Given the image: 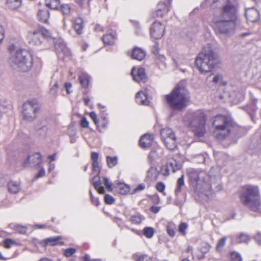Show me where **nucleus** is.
Returning <instances> with one entry per match:
<instances>
[{"instance_id":"f257e3e1","label":"nucleus","mask_w":261,"mask_h":261,"mask_svg":"<svg viewBox=\"0 0 261 261\" xmlns=\"http://www.w3.org/2000/svg\"><path fill=\"white\" fill-rule=\"evenodd\" d=\"M219 62L218 53L207 44L197 56L195 64L201 73H206L212 71Z\"/></svg>"},{"instance_id":"f03ea898","label":"nucleus","mask_w":261,"mask_h":261,"mask_svg":"<svg viewBox=\"0 0 261 261\" xmlns=\"http://www.w3.org/2000/svg\"><path fill=\"white\" fill-rule=\"evenodd\" d=\"M165 99L171 109L181 111L187 106L190 96L184 83H179L169 94L165 95Z\"/></svg>"},{"instance_id":"7ed1b4c3","label":"nucleus","mask_w":261,"mask_h":261,"mask_svg":"<svg viewBox=\"0 0 261 261\" xmlns=\"http://www.w3.org/2000/svg\"><path fill=\"white\" fill-rule=\"evenodd\" d=\"M240 199L243 204L251 211L260 213L261 198L258 188L251 185L245 186L240 194Z\"/></svg>"},{"instance_id":"20e7f679","label":"nucleus","mask_w":261,"mask_h":261,"mask_svg":"<svg viewBox=\"0 0 261 261\" xmlns=\"http://www.w3.org/2000/svg\"><path fill=\"white\" fill-rule=\"evenodd\" d=\"M234 121L228 116L217 115L212 118V125L214 127V137L218 141H223L228 138Z\"/></svg>"},{"instance_id":"39448f33","label":"nucleus","mask_w":261,"mask_h":261,"mask_svg":"<svg viewBox=\"0 0 261 261\" xmlns=\"http://www.w3.org/2000/svg\"><path fill=\"white\" fill-rule=\"evenodd\" d=\"M206 115L201 110L189 112L186 117L189 127L191 128L195 136L203 137L206 133Z\"/></svg>"},{"instance_id":"423d86ee","label":"nucleus","mask_w":261,"mask_h":261,"mask_svg":"<svg viewBox=\"0 0 261 261\" xmlns=\"http://www.w3.org/2000/svg\"><path fill=\"white\" fill-rule=\"evenodd\" d=\"M10 64L14 68H18L22 72L28 71L33 66V56L28 50L19 49L10 59Z\"/></svg>"},{"instance_id":"0eeeda50","label":"nucleus","mask_w":261,"mask_h":261,"mask_svg":"<svg viewBox=\"0 0 261 261\" xmlns=\"http://www.w3.org/2000/svg\"><path fill=\"white\" fill-rule=\"evenodd\" d=\"M215 30L220 34L229 35L233 34L236 28V22L215 17L214 18Z\"/></svg>"},{"instance_id":"6e6552de","label":"nucleus","mask_w":261,"mask_h":261,"mask_svg":"<svg viewBox=\"0 0 261 261\" xmlns=\"http://www.w3.org/2000/svg\"><path fill=\"white\" fill-rule=\"evenodd\" d=\"M39 107L36 99L28 100L22 105L23 119L28 121H33L36 117V113L39 111Z\"/></svg>"},{"instance_id":"1a4fd4ad","label":"nucleus","mask_w":261,"mask_h":261,"mask_svg":"<svg viewBox=\"0 0 261 261\" xmlns=\"http://www.w3.org/2000/svg\"><path fill=\"white\" fill-rule=\"evenodd\" d=\"M226 4L222 6L221 14L219 18L235 22L237 19L236 9L230 0H226Z\"/></svg>"},{"instance_id":"9d476101","label":"nucleus","mask_w":261,"mask_h":261,"mask_svg":"<svg viewBox=\"0 0 261 261\" xmlns=\"http://www.w3.org/2000/svg\"><path fill=\"white\" fill-rule=\"evenodd\" d=\"M165 27L160 21H155L150 26V35L155 39H160L164 35Z\"/></svg>"},{"instance_id":"9b49d317","label":"nucleus","mask_w":261,"mask_h":261,"mask_svg":"<svg viewBox=\"0 0 261 261\" xmlns=\"http://www.w3.org/2000/svg\"><path fill=\"white\" fill-rule=\"evenodd\" d=\"M55 47L57 54L60 60H64L67 57H69L71 55V51L66 44L62 41H58L55 43Z\"/></svg>"},{"instance_id":"f8f14e48","label":"nucleus","mask_w":261,"mask_h":261,"mask_svg":"<svg viewBox=\"0 0 261 261\" xmlns=\"http://www.w3.org/2000/svg\"><path fill=\"white\" fill-rule=\"evenodd\" d=\"M190 185L196 193H199L201 191V186L198 184L199 180V174L197 171L194 169H190L188 172Z\"/></svg>"},{"instance_id":"ddd939ff","label":"nucleus","mask_w":261,"mask_h":261,"mask_svg":"<svg viewBox=\"0 0 261 261\" xmlns=\"http://www.w3.org/2000/svg\"><path fill=\"white\" fill-rule=\"evenodd\" d=\"M131 75L133 80L138 83H146L148 78L146 74L145 69L143 67H140L136 70L135 67H133L131 70Z\"/></svg>"},{"instance_id":"4468645a","label":"nucleus","mask_w":261,"mask_h":261,"mask_svg":"<svg viewBox=\"0 0 261 261\" xmlns=\"http://www.w3.org/2000/svg\"><path fill=\"white\" fill-rule=\"evenodd\" d=\"M231 129V133L229 134L228 138L231 139V143H236L238 139L245 135V130L243 128L239 126L235 122H234L233 126Z\"/></svg>"},{"instance_id":"2eb2a0df","label":"nucleus","mask_w":261,"mask_h":261,"mask_svg":"<svg viewBox=\"0 0 261 261\" xmlns=\"http://www.w3.org/2000/svg\"><path fill=\"white\" fill-rule=\"evenodd\" d=\"M42 162V155L39 152H36L32 155H29L23 162V165L31 164L34 167H39Z\"/></svg>"},{"instance_id":"dca6fc26","label":"nucleus","mask_w":261,"mask_h":261,"mask_svg":"<svg viewBox=\"0 0 261 261\" xmlns=\"http://www.w3.org/2000/svg\"><path fill=\"white\" fill-rule=\"evenodd\" d=\"M29 43L35 45H39L43 41L42 36L40 35L38 30L33 32H30L29 34Z\"/></svg>"},{"instance_id":"f3484780","label":"nucleus","mask_w":261,"mask_h":261,"mask_svg":"<svg viewBox=\"0 0 261 261\" xmlns=\"http://www.w3.org/2000/svg\"><path fill=\"white\" fill-rule=\"evenodd\" d=\"M245 14L247 20L251 22H256L259 18V12L254 8L246 10Z\"/></svg>"},{"instance_id":"a211bd4d","label":"nucleus","mask_w":261,"mask_h":261,"mask_svg":"<svg viewBox=\"0 0 261 261\" xmlns=\"http://www.w3.org/2000/svg\"><path fill=\"white\" fill-rule=\"evenodd\" d=\"M130 56L133 59L142 61L146 56V52L142 48L135 46L132 49Z\"/></svg>"},{"instance_id":"6ab92c4d","label":"nucleus","mask_w":261,"mask_h":261,"mask_svg":"<svg viewBox=\"0 0 261 261\" xmlns=\"http://www.w3.org/2000/svg\"><path fill=\"white\" fill-rule=\"evenodd\" d=\"M257 102V100L256 99H252L251 102L246 106L244 108L252 119L254 117L256 112L258 109L256 106Z\"/></svg>"},{"instance_id":"aec40b11","label":"nucleus","mask_w":261,"mask_h":261,"mask_svg":"<svg viewBox=\"0 0 261 261\" xmlns=\"http://www.w3.org/2000/svg\"><path fill=\"white\" fill-rule=\"evenodd\" d=\"M49 16V11L46 9H39L38 11L37 18L39 21L42 23H48Z\"/></svg>"},{"instance_id":"412c9836","label":"nucleus","mask_w":261,"mask_h":261,"mask_svg":"<svg viewBox=\"0 0 261 261\" xmlns=\"http://www.w3.org/2000/svg\"><path fill=\"white\" fill-rule=\"evenodd\" d=\"M153 138L151 135L148 134L143 135L139 140V145L143 148H147L152 145Z\"/></svg>"},{"instance_id":"4be33fe9","label":"nucleus","mask_w":261,"mask_h":261,"mask_svg":"<svg viewBox=\"0 0 261 261\" xmlns=\"http://www.w3.org/2000/svg\"><path fill=\"white\" fill-rule=\"evenodd\" d=\"M62 239V237L61 236H54L51 237H49L46 239H44L42 242L44 243V245H50V246H56L58 244H63V242H60V241Z\"/></svg>"},{"instance_id":"5701e85b","label":"nucleus","mask_w":261,"mask_h":261,"mask_svg":"<svg viewBox=\"0 0 261 261\" xmlns=\"http://www.w3.org/2000/svg\"><path fill=\"white\" fill-rule=\"evenodd\" d=\"M114 188L118 193L121 195H126L130 191V187L129 186L121 182H118L115 185Z\"/></svg>"},{"instance_id":"b1692460","label":"nucleus","mask_w":261,"mask_h":261,"mask_svg":"<svg viewBox=\"0 0 261 261\" xmlns=\"http://www.w3.org/2000/svg\"><path fill=\"white\" fill-rule=\"evenodd\" d=\"M135 98L136 102L140 105L148 106L149 103L147 95L142 91L137 92Z\"/></svg>"},{"instance_id":"393cba45","label":"nucleus","mask_w":261,"mask_h":261,"mask_svg":"<svg viewBox=\"0 0 261 261\" xmlns=\"http://www.w3.org/2000/svg\"><path fill=\"white\" fill-rule=\"evenodd\" d=\"M163 141L169 150H173L177 147V139L176 137L171 138L166 137Z\"/></svg>"},{"instance_id":"a878e982","label":"nucleus","mask_w":261,"mask_h":261,"mask_svg":"<svg viewBox=\"0 0 261 261\" xmlns=\"http://www.w3.org/2000/svg\"><path fill=\"white\" fill-rule=\"evenodd\" d=\"M74 30L77 34L81 35L83 33V29L84 27L83 20L81 17L75 18L73 23Z\"/></svg>"},{"instance_id":"bb28decb","label":"nucleus","mask_w":261,"mask_h":261,"mask_svg":"<svg viewBox=\"0 0 261 261\" xmlns=\"http://www.w3.org/2000/svg\"><path fill=\"white\" fill-rule=\"evenodd\" d=\"M7 187L9 192L12 194H16L20 190L19 184L13 180L8 182Z\"/></svg>"},{"instance_id":"cd10ccee","label":"nucleus","mask_w":261,"mask_h":261,"mask_svg":"<svg viewBox=\"0 0 261 261\" xmlns=\"http://www.w3.org/2000/svg\"><path fill=\"white\" fill-rule=\"evenodd\" d=\"M90 77V76L85 73H82L79 76L80 83L83 88L87 89L89 84Z\"/></svg>"},{"instance_id":"c85d7f7f","label":"nucleus","mask_w":261,"mask_h":261,"mask_svg":"<svg viewBox=\"0 0 261 261\" xmlns=\"http://www.w3.org/2000/svg\"><path fill=\"white\" fill-rule=\"evenodd\" d=\"M168 165L169 168L171 169L173 172H175L179 170L181 168V165L178 163L177 161L173 159H172L168 161Z\"/></svg>"},{"instance_id":"c756f323","label":"nucleus","mask_w":261,"mask_h":261,"mask_svg":"<svg viewBox=\"0 0 261 261\" xmlns=\"http://www.w3.org/2000/svg\"><path fill=\"white\" fill-rule=\"evenodd\" d=\"M159 174L156 167L151 166L147 171L146 178L149 179L156 178Z\"/></svg>"},{"instance_id":"7c9ffc66","label":"nucleus","mask_w":261,"mask_h":261,"mask_svg":"<svg viewBox=\"0 0 261 261\" xmlns=\"http://www.w3.org/2000/svg\"><path fill=\"white\" fill-rule=\"evenodd\" d=\"M160 134L162 140L164 139L166 137L171 138L176 137L173 130L169 128L162 129L160 131Z\"/></svg>"},{"instance_id":"2f4dec72","label":"nucleus","mask_w":261,"mask_h":261,"mask_svg":"<svg viewBox=\"0 0 261 261\" xmlns=\"http://www.w3.org/2000/svg\"><path fill=\"white\" fill-rule=\"evenodd\" d=\"M40 123H38L36 126V132L38 135L42 136V137H45L46 135L48 127L45 125H41Z\"/></svg>"},{"instance_id":"473e14b6","label":"nucleus","mask_w":261,"mask_h":261,"mask_svg":"<svg viewBox=\"0 0 261 261\" xmlns=\"http://www.w3.org/2000/svg\"><path fill=\"white\" fill-rule=\"evenodd\" d=\"M7 4L10 8L15 10L21 5V0H7Z\"/></svg>"},{"instance_id":"72a5a7b5","label":"nucleus","mask_w":261,"mask_h":261,"mask_svg":"<svg viewBox=\"0 0 261 261\" xmlns=\"http://www.w3.org/2000/svg\"><path fill=\"white\" fill-rule=\"evenodd\" d=\"M171 5L170 3L168 2H159L157 6V9H159L160 8H162V11L166 13H168V12L170 11Z\"/></svg>"},{"instance_id":"f704fd0d","label":"nucleus","mask_w":261,"mask_h":261,"mask_svg":"<svg viewBox=\"0 0 261 261\" xmlns=\"http://www.w3.org/2000/svg\"><path fill=\"white\" fill-rule=\"evenodd\" d=\"M59 9L64 15H69L71 11V7L68 4H61L59 5Z\"/></svg>"},{"instance_id":"c9c22d12","label":"nucleus","mask_w":261,"mask_h":261,"mask_svg":"<svg viewBox=\"0 0 261 261\" xmlns=\"http://www.w3.org/2000/svg\"><path fill=\"white\" fill-rule=\"evenodd\" d=\"M107 162L108 167L112 168L117 164L118 158L116 156L111 157L108 155L107 156Z\"/></svg>"},{"instance_id":"e433bc0d","label":"nucleus","mask_w":261,"mask_h":261,"mask_svg":"<svg viewBox=\"0 0 261 261\" xmlns=\"http://www.w3.org/2000/svg\"><path fill=\"white\" fill-rule=\"evenodd\" d=\"M175 226L173 223H168L166 226V231L168 234L173 238L175 235Z\"/></svg>"},{"instance_id":"4c0bfd02","label":"nucleus","mask_w":261,"mask_h":261,"mask_svg":"<svg viewBox=\"0 0 261 261\" xmlns=\"http://www.w3.org/2000/svg\"><path fill=\"white\" fill-rule=\"evenodd\" d=\"M154 233V229L151 227H145L143 229V234L147 238H151Z\"/></svg>"},{"instance_id":"58836bf2","label":"nucleus","mask_w":261,"mask_h":261,"mask_svg":"<svg viewBox=\"0 0 261 261\" xmlns=\"http://www.w3.org/2000/svg\"><path fill=\"white\" fill-rule=\"evenodd\" d=\"M38 31L39 32L40 35L42 36L43 39H48L51 38V33L45 28L41 27L39 30H38Z\"/></svg>"},{"instance_id":"ea45409f","label":"nucleus","mask_w":261,"mask_h":261,"mask_svg":"<svg viewBox=\"0 0 261 261\" xmlns=\"http://www.w3.org/2000/svg\"><path fill=\"white\" fill-rule=\"evenodd\" d=\"M185 185L184 175H182L178 179L177 181V186L175 190V193L177 195L178 193L180 192L181 190V187Z\"/></svg>"},{"instance_id":"a19ab883","label":"nucleus","mask_w":261,"mask_h":261,"mask_svg":"<svg viewBox=\"0 0 261 261\" xmlns=\"http://www.w3.org/2000/svg\"><path fill=\"white\" fill-rule=\"evenodd\" d=\"M211 247V245L208 243L202 242L200 244L199 250L203 254H204L209 251Z\"/></svg>"},{"instance_id":"79ce46f5","label":"nucleus","mask_w":261,"mask_h":261,"mask_svg":"<svg viewBox=\"0 0 261 261\" xmlns=\"http://www.w3.org/2000/svg\"><path fill=\"white\" fill-rule=\"evenodd\" d=\"M91 182L95 189H97L98 187L101 186V181L99 175H95L91 179Z\"/></svg>"},{"instance_id":"37998d69","label":"nucleus","mask_w":261,"mask_h":261,"mask_svg":"<svg viewBox=\"0 0 261 261\" xmlns=\"http://www.w3.org/2000/svg\"><path fill=\"white\" fill-rule=\"evenodd\" d=\"M249 240V237L243 233H241L240 236L237 238V242L238 243H247Z\"/></svg>"},{"instance_id":"c03bdc74","label":"nucleus","mask_w":261,"mask_h":261,"mask_svg":"<svg viewBox=\"0 0 261 261\" xmlns=\"http://www.w3.org/2000/svg\"><path fill=\"white\" fill-rule=\"evenodd\" d=\"M230 261H242L241 254L237 251H232L230 253Z\"/></svg>"},{"instance_id":"a18cd8bd","label":"nucleus","mask_w":261,"mask_h":261,"mask_svg":"<svg viewBox=\"0 0 261 261\" xmlns=\"http://www.w3.org/2000/svg\"><path fill=\"white\" fill-rule=\"evenodd\" d=\"M102 40L105 44L112 45L115 43V41L112 38V36H110L108 34L104 35L102 37Z\"/></svg>"},{"instance_id":"49530a36","label":"nucleus","mask_w":261,"mask_h":261,"mask_svg":"<svg viewBox=\"0 0 261 261\" xmlns=\"http://www.w3.org/2000/svg\"><path fill=\"white\" fill-rule=\"evenodd\" d=\"M226 240L227 237H223L220 240H219L216 247L217 251H221L222 250V249L224 247V246L225 245Z\"/></svg>"},{"instance_id":"de8ad7c7","label":"nucleus","mask_w":261,"mask_h":261,"mask_svg":"<svg viewBox=\"0 0 261 261\" xmlns=\"http://www.w3.org/2000/svg\"><path fill=\"white\" fill-rule=\"evenodd\" d=\"M60 0H53L51 3L46 4L47 7L54 10L59 9Z\"/></svg>"},{"instance_id":"09e8293b","label":"nucleus","mask_w":261,"mask_h":261,"mask_svg":"<svg viewBox=\"0 0 261 261\" xmlns=\"http://www.w3.org/2000/svg\"><path fill=\"white\" fill-rule=\"evenodd\" d=\"M104 201L106 204L111 205L115 201V199L111 195L106 194L104 196Z\"/></svg>"},{"instance_id":"8fccbe9b","label":"nucleus","mask_w":261,"mask_h":261,"mask_svg":"<svg viewBox=\"0 0 261 261\" xmlns=\"http://www.w3.org/2000/svg\"><path fill=\"white\" fill-rule=\"evenodd\" d=\"M142 216L140 215H132L130 217V221L136 224H140L142 222Z\"/></svg>"},{"instance_id":"3c124183","label":"nucleus","mask_w":261,"mask_h":261,"mask_svg":"<svg viewBox=\"0 0 261 261\" xmlns=\"http://www.w3.org/2000/svg\"><path fill=\"white\" fill-rule=\"evenodd\" d=\"M103 182L108 191L111 192L113 190L112 184L109 181L108 178L103 177Z\"/></svg>"},{"instance_id":"603ef678","label":"nucleus","mask_w":261,"mask_h":261,"mask_svg":"<svg viewBox=\"0 0 261 261\" xmlns=\"http://www.w3.org/2000/svg\"><path fill=\"white\" fill-rule=\"evenodd\" d=\"M92 171L96 172V174L99 175L101 171V168L99 166L98 162L92 163Z\"/></svg>"},{"instance_id":"864d4df0","label":"nucleus","mask_w":261,"mask_h":261,"mask_svg":"<svg viewBox=\"0 0 261 261\" xmlns=\"http://www.w3.org/2000/svg\"><path fill=\"white\" fill-rule=\"evenodd\" d=\"M76 252V249L74 248H68L64 250V255L66 257H70L72 256Z\"/></svg>"},{"instance_id":"5fc2aeb1","label":"nucleus","mask_w":261,"mask_h":261,"mask_svg":"<svg viewBox=\"0 0 261 261\" xmlns=\"http://www.w3.org/2000/svg\"><path fill=\"white\" fill-rule=\"evenodd\" d=\"M3 242L6 248H10L11 245L16 244V241L10 238H7L5 239Z\"/></svg>"},{"instance_id":"6e6d98bb","label":"nucleus","mask_w":261,"mask_h":261,"mask_svg":"<svg viewBox=\"0 0 261 261\" xmlns=\"http://www.w3.org/2000/svg\"><path fill=\"white\" fill-rule=\"evenodd\" d=\"M169 166H168L167 163L166 165H164L161 167V174L164 176H168L169 175Z\"/></svg>"},{"instance_id":"4d7b16f0","label":"nucleus","mask_w":261,"mask_h":261,"mask_svg":"<svg viewBox=\"0 0 261 261\" xmlns=\"http://www.w3.org/2000/svg\"><path fill=\"white\" fill-rule=\"evenodd\" d=\"M188 228V224L186 222H181L180 223L178 226V231L182 234H186V230Z\"/></svg>"},{"instance_id":"13d9d810","label":"nucleus","mask_w":261,"mask_h":261,"mask_svg":"<svg viewBox=\"0 0 261 261\" xmlns=\"http://www.w3.org/2000/svg\"><path fill=\"white\" fill-rule=\"evenodd\" d=\"M136 261H152V258L147 254H142L138 256Z\"/></svg>"},{"instance_id":"bf43d9fd","label":"nucleus","mask_w":261,"mask_h":261,"mask_svg":"<svg viewBox=\"0 0 261 261\" xmlns=\"http://www.w3.org/2000/svg\"><path fill=\"white\" fill-rule=\"evenodd\" d=\"M89 116L93 121L94 124L96 125L97 128L99 127L98 120L97 118L96 114L94 112H91L89 113Z\"/></svg>"},{"instance_id":"052dcab7","label":"nucleus","mask_w":261,"mask_h":261,"mask_svg":"<svg viewBox=\"0 0 261 261\" xmlns=\"http://www.w3.org/2000/svg\"><path fill=\"white\" fill-rule=\"evenodd\" d=\"M59 87V85L58 83H56L51 88L50 90V94L55 96H56L57 93H58V89Z\"/></svg>"},{"instance_id":"680f3d73","label":"nucleus","mask_w":261,"mask_h":261,"mask_svg":"<svg viewBox=\"0 0 261 261\" xmlns=\"http://www.w3.org/2000/svg\"><path fill=\"white\" fill-rule=\"evenodd\" d=\"M145 188V185L144 184L142 183L138 185L132 192L131 194H134L138 191L143 190Z\"/></svg>"},{"instance_id":"e2e57ef3","label":"nucleus","mask_w":261,"mask_h":261,"mask_svg":"<svg viewBox=\"0 0 261 261\" xmlns=\"http://www.w3.org/2000/svg\"><path fill=\"white\" fill-rule=\"evenodd\" d=\"M156 189L160 192H163L165 189V185L162 182H159L156 185Z\"/></svg>"},{"instance_id":"0e129e2a","label":"nucleus","mask_w":261,"mask_h":261,"mask_svg":"<svg viewBox=\"0 0 261 261\" xmlns=\"http://www.w3.org/2000/svg\"><path fill=\"white\" fill-rule=\"evenodd\" d=\"M99 154L96 152H92L91 153V159L93 162H98Z\"/></svg>"},{"instance_id":"69168bd1","label":"nucleus","mask_w":261,"mask_h":261,"mask_svg":"<svg viewBox=\"0 0 261 261\" xmlns=\"http://www.w3.org/2000/svg\"><path fill=\"white\" fill-rule=\"evenodd\" d=\"M8 175H4L0 177V187L4 186L5 184H7V180L8 179Z\"/></svg>"},{"instance_id":"338daca9","label":"nucleus","mask_w":261,"mask_h":261,"mask_svg":"<svg viewBox=\"0 0 261 261\" xmlns=\"http://www.w3.org/2000/svg\"><path fill=\"white\" fill-rule=\"evenodd\" d=\"M27 228L26 227L18 225L16 227V231L21 234H25L27 232Z\"/></svg>"},{"instance_id":"774afa93","label":"nucleus","mask_w":261,"mask_h":261,"mask_svg":"<svg viewBox=\"0 0 261 261\" xmlns=\"http://www.w3.org/2000/svg\"><path fill=\"white\" fill-rule=\"evenodd\" d=\"M89 125V122L85 117H83L81 120V126L83 128H87Z\"/></svg>"}]
</instances>
